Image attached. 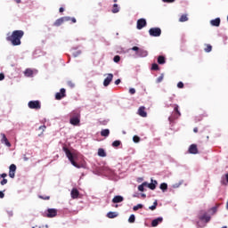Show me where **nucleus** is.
Instances as JSON below:
<instances>
[{
    "label": "nucleus",
    "mask_w": 228,
    "mask_h": 228,
    "mask_svg": "<svg viewBox=\"0 0 228 228\" xmlns=\"http://www.w3.org/2000/svg\"><path fill=\"white\" fill-rule=\"evenodd\" d=\"M113 61H115V63H118V61H120V57L118 55L114 56Z\"/></svg>",
    "instance_id": "nucleus-43"
},
{
    "label": "nucleus",
    "mask_w": 228,
    "mask_h": 228,
    "mask_svg": "<svg viewBox=\"0 0 228 228\" xmlns=\"http://www.w3.org/2000/svg\"><path fill=\"white\" fill-rule=\"evenodd\" d=\"M111 81H113V74L109 73L103 81V86H110V83H111Z\"/></svg>",
    "instance_id": "nucleus-11"
},
{
    "label": "nucleus",
    "mask_w": 228,
    "mask_h": 228,
    "mask_svg": "<svg viewBox=\"0 0 228 228\" xmlns=\"http://www.w3.org/2000/svg\"><path fill=\"white\" fill-rule=\"evenodd\" d=\"M151 70H159V66L157 63L151 65Z\"/></svg>",
    "instance_id": "nucleus-37"
},
{
    "label": "nucleus",
    "mask_w": 228,
    "mask_h": 228,
    "mask_svg": "<svg viewBox=\"0 0 228 228\" xmlns=\"http://www.w3.org/2000/svg\"><path fill=\"white\" fill-rule=\"evenodd\" d=\"M133 142H134V143H139L140 142V137L138 135H134L133 137Z\"/></svg>",
    "instance_id": "nucleus-39"
},
{
    "label": "nucleus",
    "mask_w": 228,
    "mask_h": 228,
    "mask_svg": "<svg viewBox=\"0 0 228 228\" xmlns=\"http://www.w3.org/2000/svg\"><path fill=\"white\" fill-rule=\"evenodd\" d=\"M8 183V180L6 178H4L1 182H0V184L2 186H4V184H7Z\"/></svg>",
    "instance_id": "nucleus-42"
},
{
    "label": "nucleus",
    "mask_w": 228,
    "mask_h": 228,
    "mask_svg": "<svg viewBox=\"0 0 228 228\" xmlns=\"http://www.w3.org/2000/svg\"><path fill=\"white\" fill-rule=\"evenodd\" d=\"M163 75H160L158 78H157V83H161V81H163Z\"/></svg>",
    "instance_id": "nucleus-47"
},
{
    "label": "nucleus",
    "mask_w": 228,
    "mask_h": 228,
    "mask_svg": "<svg viewBox=\"0 0 228 228\" xmlns=\"http://www.w3.org/2000/svg\"><path fill=\"white\" fill-rule=\"evenodd\" d=\"M205 48H204V51L205 53H211V51H213V46L211 45H205Z\"/></svg>",
    "instance_id": "nucleus-27"
},
{
    "label": "nucleus",
    "mask_w": 228,
    "mask_h": 228,
    "mask_svg": "<svg viewBox=\"0 0 228 228\" xmlns=\"http://www.w3.org/2000/svg\"><path fill=\"white\" fill-rule=\"evenodd\" d=\"M16 171H17V166H15V164H12L9 167V177H11V179L15 178V172Z\"/></svg>",
    "instance_id": "nucleus-9"
},
{
    "label": "nucleus",
    "mask_w": 228,
    "mask_h": 228,
    "mask_svg": "<svg viewBox=\"0 0 228 228\" xmlns=\"http://www.w3.org/2000/svg\"><path fill=\"white\" fill-rule=\"evenodd\" d=\"M177 87L178 88H184V84L183 82H178Z\"/></svg>",
    "instance_id": "nucleus-48"
},
{
    "label": "nucleus",
    "mask_w": 228,
    "mask_h": 228,
    "mask_svg": "<svg viewBox=\"0 0 228 228\" xmlns=\"http://www.w3.org/2000/svg\"><path fill=\"white\" fill-rule=\"evenodd\" d=\"M28 106L30 110H40V108H42L40 101H30L28 102Z\"/></svg>",
    "instance_id": "nucleus-5"
},
{
    "label": "nucleus",
    "mask_w": 228,
    "mask_h": 228,
    "mask_svg": "<svg viewBox=\"0 0 228 228\" xmlns=\"http://www.w3.org/2000/svg\"><path fill=\"white\" fill-rule=\"evenodd\" d=\"M1 136H2L1 142L4 143L6 147H12V143H10V141H8V138H6V134H1Z\"/></svg>",
    "instance_id": "nucleus-13"
},
{
    "label": "nucleus",
    "mask_w": 228,
    "mask_h": 228,
    "mask_svg": "<svg viewBox=\"0 0 228 228\" xmlns=\"http://www.w3.org/2000/svg\"><path fill=\"white\" fill-rule=\"evenodd\" d=\"M58 215V210L56 208H48L46 211L47 218H54Z\"/></svg>",
    "instance_id": "nucleus-8"
},
{
    "label": "nucleus",
    "mask_w": 228,
    "mask_h": 228,
    "mask_svg": "<svg viewBox=\"0 0 228 228\" xmlns=\"http://www.w3.org/2000/svg\"><path fill=\"white\" fill-rule=\"evenodd\" d=\"M0 199H4V191H0Z\"/></svg>",
    "instance_id": "nucleus-52"
},
{
    "label": "nucleus",
    "mask_w": 228,
    "mask_h": 228,
    "mask_svg": "<svg viewBox=\"0 0 228 228\" xmlns=\"http://www.w3.org/2000/svg\"><path fill=\"white\" fill-rule=\"evenodd\" d=\"M137 54L138 56H147V51L141 49Z\"/></svg>",
    "instance_id": "nucleus-34"
},
{
    "label": "nucleus",
    "mask_w": 228,
    "mask_h": 228,
    "mask_svg": "<svg viewBox=\"0 0 228 228\" xmlns=\"http://www.w3.org/2000/svg\"><path fill=\"white\" fill-rule=\"evenodd\" d=\"M138 114L140 115V117H147V112L145 111V107L142 106L139 108L138 110Z\"/></svg>",
    "instance_id": "nucleus-19"
},
{
    "label": "nucleus",
    "mask_w": 228,
    "mask_h": 228,
    "mask_svg": "<svg viewBox=\"0 0 228 228\" xmlns=\"http://www.w3.org/2000/svg\"><path fill=\"white\" fill-rule=\"evenodd\" d=\"M142 197H143L144 199L147 197V195H145V194H142Z\"/></svg>",
    "instance_id": "nucleus-59"
},
{
    "label": "nucleus",
    "mask_w": 228,
    "mask_h": 228,
    "mask_svg": "<svg viewBox=\"0 0 228 228\" xmlns=\"http://www.w3.org/2000/svg\"><path fill=\"white\" fill-rule=\"evenodd\" d=\"M98 156H100V158H106V151H104V149L100 148L98 150Z\"/></svg>",
    "instance_id": "nucleus-23"
},
{
    "label": "nucleus",
    "mask_w": 228,
    "mask_h": 228,
    "mask_svg": "<svg viewBox=\"0 0 228 228\" xmlns=\"http://www.w3.org/2000/svg\"><path fill=\"white\" fill-rule=\"evenodd\" d=\"M166 62H167V60L165 59V56L160 55L158 57V64L159 65H165Z\"/></svg>",
    "instance_id": "nucleus-21"
},
{
    "label": "nucleus",
    "mask_w": 228,
    "mask_h": 228,
    "mask_svg": "<svg viewBox=\"0 0 228 228\" xmlns=\"http://www.w3.org/2000/svg\"><path fill=\"white\" fill-rule=\"evenodd\" d=\"M120 141H114L112 142V147H120Z\"/></svg>",
    "instance_id": "nucleus-40"
},
{
    "label": "nucleus",
    "mask_w": 228,
    "mask_h": 228,
    "mask_svg": "<svg viewBox=\"0 0 228 228\" xmlns=\"http://www.w3.org/2000/svg\"><path fill=\"white\" fill-rule=\"evenodd\" d=\"M4 79V73H0V81H3Z\"/></svg>",
    "instance_id": "nucleus-51"
},
{
    "label": "nucleus",
    "mask_w": 228,
    "mask_h": 228,
    "mask_svg": "<svg viewBox=\"0 0 228 228\" xmlns=\"http://www.w3.org/2000/svg\"><path fill=\"white\" fill-rule=\"evenodd\" d=\"M151 183L155 184V186H158V181L151 179Z\"/></svg>",
    "instance_id": "nucleus-54"
},
{
    "label": "nucleus",
    "mask_w": 228,
    "mask_h": 228,
    "mask_svg": "<svg viewBox=\"0 0 228 228\" xmlns=\"http://www.w3.org/2000/svg\"><path fill=\"white\" fill-rule=\"evenodd\" d=\"M193 132H194V133H199V128H198V127H194V128H193Z\"/></svg>",
    "instance_id": "nucleus-57"
},
{
    "label": "nucleus",
    "mask_w": 228,
    "mask_h": 228,
    "mask_svg": "<svg viewBox=\"0 0 228 228\" xmlns=\"http://www.w3.org/2000/svg\"><path fill=\"white\" fill-rule=\"evenodd\" d=\"M39 199H42V200H49V199H51V197H49V196H39Z\"/></svg>",
    "instance_id": "nucleus-45"
},
{
    "label": "nucleus",
    "mask_w": 228,
    "mask_h": 228,
    "mask_svg": "<svg viewBox=\"0 0 228 228\" xmlns=\"http://www.w3.org/2000/svg\"><path fill=\"white\" fill-rule=\"evenodd\" d=\"M112 202H113V204H118L120 202H124V197H122L120 195L115 196L112 199Z\"/></svg>",
    "instance_id": "nucleus-15"
},
{
    "label": "nucleus",
    "mask_w": 228,
    "mask_h": 228,
    "mask_svg": "<svg viewBox=\"0 0 228 228\" xmlns=\"http://www.w3.org/2000/svg\"><path fill=\"white\" fill-rule=\"evenodd\" d=\"M114 3H117V0H114Z\"/></svg>",
    "instance_id": "nucleus-60"
},
{
    "label": "nucleus",
    "mask_w": 228,
    "mask_h": 228,
    "mask_svg": "<svg viewBox=\"0 0 228 228\" xmlns=\"http://www.w3.org/2000/svg\"><path fill=\"white\" fill-rule=\"evenodd\" d=\"M69 123L71 126H79V122H81V114L77 110H73L69 114Z\"/></svg>",
    "instance_id": "nucleus-3"
},
{
    "label": "nucleus",
    "mask_w": 228,
    "mask_h": 228,
    "mask_svg": "<svg viewBox=\"0 0 228 228\" xmlns=\"http://www.w3.org/2000/svg\"><path fill=\"white\" fill-rule=\"evenodd\" d=\"M24 74H25L26 77H31V76H33V70L31 69H27L24 71Z\"/></svg>",
    "instance_id": "nucleus-24"
},
{
    "label": "nucleus",
    "mask_w": 228,
    "mask_h": 228,
    "mask_svg": "<svg viewBox=\"0 0 228 228\" xmlns=\"http://www.w3.org/2000/svg\"><path fill=\"white\" fill-rule=\"evenodd\" d=\"M22 37H24V32L22 30H14L12 35L8 34L6 40L7 42H11L12 45H20Z\"/></svg>",
    "instance_id": "nucleus-1"
},
{
    "label": "nucleus",
    "mask_w": 228,
    "mask_h": 228,
    "mask_svg": "<svg viewBox=\"0 0 228 228\" xmlns=\"http://www.w3.org/2000/svg\"><path fill=\"white\" fill-rule=\"evenodd\" d=\"M120 12V9L118 8V4H114L112 7V13H118Z\"/></svg>",
    "instance_id": "nucleus-26"
},
{
    "label": "nucleus",
    "mask_w": 228,
    "mask_h": 228,
    "mask_svg": "<svg viewBox=\"0 0 228 228\" xmlns=\"http://www.w3.org/2000/svg\"><path fill=\"white\" fill-rule=\"evenodd\" d=\"M210 24H211L212 26H216V28H218V26H220V18H216V19H215V20H212L210 21Z\"/></svg>",
    "instance_id": "nucleus-22"
},
{
    "label": "nucleus",
    "mask_w": 228,
    "mask_h": 228,
    "mask_svg": "<svg viewBox=\"0 0 228 228\" xmlns=\"http://www.w3.org/2000/svg\"><path fill=\"white\" fill-rule=\"evenodd\" d=\"M159 188L160 190H162V191H167V190H168V184H167L166 183H163L160 184Z\"/></svg>",
    "instance_id": "nucleus-31"
},
{
    "label": "nucleus",
    "mask_w": 228,
    "mask_h": 228,
    "mask_svg": "<svg viewBox=\"0 0 228 228\" xmlns=\"http://www.w3.org/2000/svg\"><path fill=\"white\" fill-rule=\"evenodd\" d=\"M8 175L6 173H3L2 175H0V177L5 179V177H7Z\"/></svg>",
    "instance_id": "nucleus-50"
},
{
    "label": "nucleus",
    "mask_w": 228,
    "mask_h": 228,
    "mask_svg": "<svg viewBox=\"0 0 228 228\" xmlns=\"http://www.w3.org/2000/svg\"><path fill=\"white\" fill-rule=\"evenodd\" d=\"M163 3H175V0H162Z\"/></svg>",
    "instance_id": "nucleus-49"
},
{
    "label": "nucleus",
    "mask_w": 228,
    "mask_h": 228,
    "mask_svg": "<svg viewBox=\"0 0 228 228\" xmlns=\"http://www.w3.org/2000/svg\"><path fill=\"white\" fill-rule=\"evenodd\" d=\"M59 12H60L61 13H63V12H65V9H64L63 7H61V8L59 9Z\"/></svg>",
    "instance_id": "nucleus-55"
},
{
    "label": "nucleus",
    "mask_w": 228,
    "mask_h": 228,
    "mask_svg": "<svg viewBox=\"0 0 228 228\" xmlns=\"http://www.w3.org/2000/svg\"><path fill=\"white\" fill-rule=\"evenodd\" d=\"M71 21L73 24H76L77 20L76 18H71L69 16H64L61 18H59L58 20H56L53 23V26H55L56 28H59V26H61V24H63V22H69Z\"/></svg>",
    "instance_id": "nucleus-4"
},
{
    "label": "nucleus",
    "mask_w": 228,
    "mask_h": 228,
    "mask_svg": "<svg viewBox=\"0 0 228 228\" xmlns=\"http://www.w3.org/2000/svg\"><path fill=\"white\" fill-rule=\"evenodd\" d=\"M143 208V205L142 204H138L136 206L134 207V211H138V209H142Z\"/></svg>",
    "instance_id": "nucleus-38"
},
{
    "label": "nucleus",
    "mask_w": 228,
    "mask_h": 228,
    "mask_svg": "<svg viewBox=\"0 0 228 228\" xmlns=\"http://www.w3.org/2000/svg\"><path fill=\"white\" fill-rule=\"evenodd\" d=\"M221 184L223 186H227L228 184V173L221 177Z\"/></svg>",
    "instance_id": "nucleus-17"
},
{
    "label": "nucleus",
    "mask_w": 228,
    "mask_h": 228,
    "mask_svg": "<svg viewBox=\"0 0 228 228\" xmlns=\"http://www.w3.org/2000/svg\"><path fill=\"white\" fill-rule=\"evenodd\" d=\"M147 26V20L143 18H141L137 20V29H143Z\"/></svg>",
    "instance_id": "nucleus-10"
},
{
    "label": "nucleus",
    "mask_w": 228,
    "mask_h": 228,
    "mask_svg": "<svg viewBox=\"0 0 228 228\" xmlns=\"http://www.w3.org/2000/svg\"><path fill=\"white\" fill-rule=\"evenodd\" d=\"M118 216V214L117 212H109L107 214L108 218H117Z\"/></svg>",
    "instance_id": "nucleus-25"
},
{
    "label": "nucleus",
    "mask_w": 228,
    "mask_h": 228,
    "mask_svg": "<svg viewBox=\"0 0 228 228\" xmlns=\"http://www.w3.org/2000/svg\"><path fill=\"white\" fill-rule=\"evenodd\" d=\"M101 136H110V129H103L101 131Z\"/></svg>",
    "instance_id": "nucleus-28"
},
{
    "label": "nucleus",
    "mask_w": 228,
    "mask_h": 228,
    "mask_svg": "<svg viewBox=\"0 0 228 228\" xmlns=\"http://www.w3.org/2000/svg\"><path fill=\"white\" fill-rule=\"evenodd\" d=\"M145 186H147V182H143L142 184L138 186L139 191H145Z\"/></svg>",
    "instance_id": "nucleus-29"
},
{
    "label": "nucleus",
    "mask_w": 228,
    "mask_h": 228,
    "mask_svg": "<svg viewBox=\"0 0 228 228\" xmlns=\"http://www.w3.org/2000/svg\"><path fill=\"white\" fill-rule=\"evenodd\" d=\"M140 48L138 46H134L132 47V51H135L136 54H138L140 53Z\"/></svg>",
    "instance_id": "nucleus-41"
},
{
    "label": "nucleus",
    "mask_w": 228,
    "mask_h": 228,
    "mask_svg": "<svg viewBox=\"0 0 228 228\" xmlns=\"http://www.w3.org/2000/svg\"><path fill=\"white\" fill-rule=\"evenodd\" d=\"M62 151L65 152L68 159L70 161V163H71V165H73V167H75L76 168H81V166L77 164L76 160H74V159L76 158V155L73 154L72 152H70V150H69V148H67L66 145H64L62 147Z\"/></svg>",
    "instance_id": "nucleus-2"
},
{
    "label": "nucleus",
    "mask_w": 228,
    "mask_h": 228,
    "mask_svg": "<svg viewBox=\"0 0 228 228\" xmlns=\"http://www.w3.org/2000/svg\"><path fill=\"white\" fill-rule=\"evenodd\" d=\"M129 94H131V95H134V94H136V90L134 88H130Z\"/></svg>",
    "instance_id": "nucleus-46"
},
{
    "label": "nucleus",
    "mask_w": 228,
    "mask_h": 228,
    "mask_svg": "<svg viewBox=\"0 0 228 228\" xmlns=\"http://www.w3.org/2000/svg\"><path fill=\"white\" fill-rule=\"evenodd\" d=\"M190 154H199V148H197V144H191L189 147Z\"/></svg>",
    "instance_id": "nucleus-12"
},
{
    "label": "nucleus",
    "mask_w": 228,
    "mask_h": 228,
    "mask_svg": "<svg viewBox=\"0 0 228 228\" xmlns=\"http://www.w3.org/2000/svg\"><path fill=\"white\" fill-rule=\"evenodd\" d=\"M66 92L67 91L65 90V88H61L59 93H56L55 94L56 101H61V99H63V97H67Z\"/></svg>",
    "instance_id": "nucleus-7"
},
{
    "label": "nucleus",
    "mask_w": 228,
    "mask_h": 228,
    "mask_svg": "<svg viewBox=\"0 0 228 228\" xmlns=\"http://www.w3.org/2000/svg\"><path fill=\"white\" fill-rule=\"evenodd\" d=\"M68 86H69L70 88H74V86H76V84H74V82H72V81H69Z\"/></svg>",
    "instance_id": "nucleus-44"
},
{
    "label": "nucleus",
    "mask_w": 228,
    "mask_h": 228,
    "mask_svg": "<svg viewBox=\"0 0 228 228\" xmlns=\"http://www.w3.org/2000/svg\"><path fill=\"white\" fill-rule=\"evenodd\" d=\"M163 222V217H158L151 222V227H158Z\"/></svg>",
    "instance_id": "nucleus-14"
},
{
    "label": "nucleus",
    "mask_w": 228,
    "mask_h": 228,
    "mask_svg": "<svg viewBox=\"0 0 228 228\" xmlns=\"http://www.w3.org/2000/svg\"><path fill=\"white\" fill-rule=\"evenodd\" d=\"M218 206H220V205L217 204L216 207H213L209 209V211L212 212V215H215V213H216V211H218Z\"/></svg>",
    "instance_id": "nucleus-32"
},
{
    "label": "nucleus",
    "mask_w": 228,
    "mask_h": 228,
    "mask_svg": "<svg viewBox=\"0 0 228 228\" xmlns=\"http://www.w3.org/2000/svg\"><path fill=\"white\" fill-rule=\"evenodd\" d=\"M134 220H136V217L134 216V215H131L128 218L129 224H134Z\"/></svg>",
    "instance_id": "nucleus-35"
},
{
    "label": "nucleus",
    "mask_w": 228,
    "mask_h": 228,
    "mask_svg": "<svg viewBox=\"0 0 228 228\" xmlns=\"http://www.w3.org/2000/svg\"><path fill=\"white\" fill-rule=\"evenodd\" d=\"M174 111L175 118H179V117H181V111H179V105H175Z\"/></svg>",
    "instance_id": "nucleus-20"
},
{
    "label": "nucleus",
    "mask_w": 228,
    "mask_h": 228,
    "mask_svg": "<svg viewBox=\"0 0 228 228\" xmlns=\"http://www.w3.org/2000/svg\"><path fill=\"white\" fill-rule=\"evenodd\" d=\"M17 4H20V0H14Z\"/></svg>",
    "instance_id": "nucleus-58"
},
{
    "label": "nucleus",
    "mask_w": 228,
    "mask_h": 228,
    "mask_svg": "<svg viewBox=\"0 0 228 228\" xmlns=\"http://www.w3.org/2000/svg\"><path fill=\"white\" fill-rule=\"evenodd\" d=\"M71 199H78L79 197V191L77 188H73L70 192Z\"/></svg>",
    "instance_id": "nucleus-16"
},
{
    "label": "nucleus",
    "mask_w": 228,
    "mask_h": 228,
    "mask_svg": "<svg viewBox=\"0 0 228 228\" xmlns=\"http://www.w3.org/2000/svg\"><path fill=\"white\" fill-rule=\"evenodd\" d=\"M120 83H121L120 78H118V79H117V80L115 81V85H120Z\"/></svg>",
    "instance_id": "nucleus-53"
},
{
    "label": "nucleus",
    "mask_w": 228,
    "mask_h": 228,
    "mask_svg": "<svg viewBox=\"0 0 228 228\" xmlns=\"http://www.w3.org/2000/svg\"><path fill=\"white\" fill-rule=\"evenodd\" d=\"M146 186H148L150 190H156V184L152 183V182L151 183H147Z\"/></svg>",
    "instance_id": "nucleus-36"
},
{
    "label": "nucleus",
    "mask_w": 228,
    "mask_h": 228,
    "mask_svg": "<svg viewBox=\"0 0 228 228\" xmlns=\"http://www.w3.org/2000/svg\"><path fill=\"white\" fill-rule=\"evenodd\" d=\"M151 37H161V28H151L149 29Z\"/></svg>",
    "instance_id": "nucleus-6"
},
{
    "label": "nucleus",
    "mask_w": 228,
    "mask_h": 228,
    "mask_svg": "<svg viewBox=\"0 0 228 228\" xmlns=\"http://www.w3.org/2000/svg\"><path fill=\"white\" fill-rule=\"evenodd\" d=\"M156 208H158V200H155L153 202V205L149 207V209H151V211H154V209H156Z\"/></svg>",
    "instance_id": "nucleus-33"
},
{
    "label": "nucleus",
    "mask_w": 228,
    "mask_h": 228,
    "mask_svg": "<svg viewBox=\"0 0 228 228\" xmlns=\"http://www.w3.org/2000/svg\"><path fill=\"white\" fill-rule=\"evenodd\" d=\"M39 129H42V131H45V126H39Z\"/></svg>",
    "instance_id": "nucleus-56"
},
{
    "label": "nucleus",
    "mask_w": 228,
    "mask_h": 228,
    "mask_svg": "<svg viewBox=\"0 0 228 228\" xmlns=\"http://www.w3.org/2000/svg\"><path fill=\"white\" fill-rule=\"evenodd\" d=\"M188 21V15L186 14H183L180 19H179V22H186Z\"/></svg>",
    "instance_id": "nucleus-30"
},
{
    "label": "nucleus",
    "mask_w": 228,
    "mask_h": 228,
    "mask_svg": "<svg viewBox=\"0 0 228 228\" xmlns=\"http://www.w3.org/2000/svg\"><path fill=\"white\" fill-rule=\"evenodd\" d=\"M200 220H202L208 223L209 222V220H211V216L205 212L202 216H200Z\"/></svg>",
    "instance_id": "nucleus-18"
}]
</instances>
